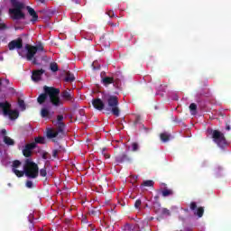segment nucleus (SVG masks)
Instances as JSON below:
<instances>
[{"label": "nucleus", "instance_id": "39", "mask_svg": "<svg viewBox=\"0 0 231 231\" xmlns=\"http://www.w3.org/2000/svg\"><path fill=\"white\" fill-rule=\"evenodd\" d=\"M231 127H230V124L226 123V131H230Z\"/></svg>", "mask_w": 231, "mask_h": 231}, {"label": "nucleus", "instance_id": "18", "mask_svg": "<svg viewBox=\"0 0 231 231\" xmlns=\"http://www.w3.org/2000/svg\"><path fill=\"white\" fill-rule=\"evenodd\" d=\"M4 143H5V145H15V141H14V139L8 137V135H5L4 136Z\"/></svg>", "mask_w": 231, "mask_h": 231}, {"label": "nucleus", "instance_id": "29", "mask_svg": "<svg viewBox=\"0 0 231 231\" xmlns=\"http://www.w3.org/2000/svg\"><path fill=\"white\" fill-rule=\"evenodd\" d=\"M143 187H153L154 186V181L152 180H145L143 183Z\"/></svg>", "mask_w": 231, "mask_h": 231}, {"label": "nucleus", "instance_id": "6", "mask_svg": "<svg viewBox=\"0 0 231 231\" xmlns=\"http://www.w3.org/2000/svg\"><path fill=\"white\" fill-rule=\"evenodd\" d=\"M1 109L4 116H8L10 120H17L19 118V110H12V104L8 101L0 102V114Z\"/></svg>", "mask_w": 231, "mask_h": 231}, {"label": "nucleus", "instance_id": "25", "mask_svg": "<svg viewBox=\"0 0 231 231\" xmlns=\"http://www.w3.org/2000/svg\"><path fill=\"white\" fill-rule=\"evenodd\" d=\"M44 142H45L44 137L38 136L34 138L35 147H37V143H44Z\"/></svg>", "mask_w": 231, "mask_h": 231}, {"label": "nucleus", "instance_id": "35", "mask_svg": "<svg viewBox=\"0 0 231 231\" xmlns=\"http://www.w3.org/2000/svg\"><path fill=\"white\" fill-rule=\"evenodd\" d=\"M33 212L30 213L29 216H28V219H29V222L30 223H33Z\"/></svg>", "mask_w": 231, "mask_h": 231}, {"label": "nucleus", "instance_id": "28", "mask_svg": "<svg viewBox=\"0 0 231 231\" xmlns=\"http://www.w3.org/2000/svg\"><path fill=\"white\" fill-rule=\"evenodd\" d=\"M189 111L196 113V111H198V105H196V103H191L189 105Z\"/></svg>", "mask_w": 231, "mask_h": 231}, {"label": "nucleus", "instance_id": "38", "mask_svg": "<svg viewBox=\"0 0 231 231\" xmlns=\"http://www.w3.org/2000/svg\"><path fill=\"white\" fill-rule=\"evenodd\" d=\"M0 30H6V24L0 23Z\"/></svg>", "mask_w": 231, "mask_h": 231}, {"label": "nucleus", "instance_id": "36", "mask_svg": "<svg viewBox=\"0 0 231 231\" xmlns=\"http://www.w3.org/2000/svg\"><path fill=\"white\" fill-rule=\"evenodd\" d=\"M140 120H141L140 116H137L135 121L134 122V125H138V124H140Z\"/></svg>", "mask_w": 231, "mask_h": 231}, {"label": "nucleus", "instance_id": "32", "mask_svg": "<svg viewBox=\"0 0 231 231\" xmlns=\"http://www.w3.org/2000/svg\"><path fill=\"white\" fill-rule=\"evenodd\" d=\"M142 206V199H138L135 200V203H134V207L136 208H140V207Z\"/></svg>", "mask_w": 231, "mask_h": 231}, {"label": "nucleus", "instance_id": "24", "mask_svg": "<svg viewBox=\"0 0 231 231\" xmlns=\"http://www.w3.org/2000/svg\"><path fill=\"white\" fill-rule=\"evenodd\" d=\"M18 106H19L21 111H25L26 110V104L24 103V100L19 99L18 100Z\"/></svg>", "mask_w": 231, "mask_h": 231}, {"label": "nucleus", "instance_id": "31", "mask_svg": "<svg viewBox=\"0 0 231 231\" xmlns=\"http://www.w3.org/2000/svg\"><path fill=\"white\" fill-rule=\"evenodd\" d=\"M162 216H171V210H169L168 208H162Z\"/></svg>", "mask_w": 231, "mask_h": 231}, {"label": "nucleus", "instance_id": "7", "mask_svg": "<svg viewBox=\"0 0 231 231\" xmlns=\"http://www.w3.org/2000/svg\"><path fill=\"white\" fill-rule=\"evenodd\" d=\"M211 135L213 142H215V143H217V145L221 149L226 145V138L225 137V134L221 133L219 130L211 131Z\"/></svg>", "mask_w": 231, "mask_h": 231}, {"label": "nucleus", "instance_id": "12", "mask_svg": "<svg viewBox=\"0 0 231 231\" xmlns=\"http://www.w3.org/2000/svg\"><path fill=\"white\" fill-rule=\"evenodd\" d=\"M35 149V143H27L23 150V154L25 158H30L32 156V150Z\"/></svg>", "mask_w": 231, "mask_h": 231}, {"label": "nucleus", "instance_id": "1", "mask_svg": "<svg viewBox=\"0 0 231 231\" xmlns=\"http://www.w3.org/2000/svg\"><path fill=\"white\" fill-rule=\"evenodd\" d=\"M106 103L107 104L108 109H110L114 116H120V108L118 107V97L113 96L109 93L103 92L101 98L92 99V106L97 111H104L106 109Z\"/></svg>", "mask_w": 231, "mask_h": 231}, {"label": "nucleus", "instance_id": "42", "mask_svg": "<svg viewBox=\"0 0 231 231\" xmlns=\"http://www.w3.org/2000/svg\"><path fill=\"white\" fill-rule=\"evenodd\" d=\"M104 156H105V158L107 160V159H109V158H111V155H109V154H107V153H104Z\"/></svg>", "mask_w": 231, "mask_h": 231}, {"label": "nucleus", "instance_id": "8", "mask_svg": "<svg viewBox=\"0 0 231 231\" xmlns=\"http://www.w3.org/2000/svg\"><path fill=\"white\" fill-rule=\"evenodd\" d=\"M64 120V116L59 115L57 116V121H56V131L58 134H60L61 136H64V129H66V124L62 122Z\"/></svg>", "mask_w": 231, "mask_h": 231}, {"label": "nucleus", "instance_id": "3", "mask_svg": "<svg viewBox=\"0 0 231 231\" xmlns=\"http://www.w3.org/2000/svg\"><path fill=\"white\" fill-rule=\"evenodd\" d=\"M13 8L9 9V14L13 21H23L26 19V14L23 10H24V3L19 2L17 0H10Z\"/></svg>", "mask_w": 231, "mask_h": 231}, {"label": "nucleus", "instance_id": "14", "mask_svg": "<svg viewBox=\"0 0 231 231\" xmlns=\"http://www.w3.org/2000/svg\"><path fill=\"white\" fill-rule=\"evenodd\" d=\"M44 73H45V70L42 69L33 70L32 75V79L33 80V82H39V80H41V77H42Z\"/></svg>", "mask_w": 231, "mask_h": 231}, {"label": "nucleus", "instance_id": "2", "mask_svg": "<svg viewBox=\"0 0 231 231\" xmlns=\"http://www.w3.org/2000/svg\"><path fill=\"white\" fill-rule=\"evenodd\" d=\"M48 97L49 102L52 107H60L61 106H64V102L60 99V88L44 86L43 93L40 94L37 97L38 104L42 106V104L48 100Z\"/></svg>", "mask_w": 231, "mask_h": 231}, {"label": "nucleus", "instance_id": "23", "mask_svg": "<svg viewBox=\"0 0 231 231\" xmlns=\"http://www.w3.org/2000/svg\"><path fill=\"white\" fill-rule=\"evenodd\" d=\"M162 194L163 198H167L169 196H172V194H174V191L172 189H164L162 191Z\"/></svg>", "mask_w": 231, "mask_h": 231}, {"label": "nucleus", "instance_id": "46", "mask_svg": "<svg viewBox=\"0 0 231 231\" xmlns=\"http://www.w3.org/2000/svg\"><path fill=\"white\" fill-rule=\"evenodd\" d=\"M40 1V3H44V0H39Z\"/></svg>", "mask_w": 231, "mask_h": 231}, {"label": "nucleus", "instance_id": "4", "mask_svg": "<svg viewBox=\"0 0 231 231\" xmlns=\"http://www.w3.org/2000/svg\"><path fill=\"white\" fill-rule=\"evenodd\" d=\"M23 172L27 178L35 180V178L39 177V165L33 162V161L26 159L23 165Z\"/></svg>", "mask_w": 231, "mask_h": 231}, {"label": "nucleus", "instance_id": "34", "mask_svg": "<svg viewBox=\"0 0 231 231\" xmlns=\"http://www.w3.org/2000/svg\"><path fill=\"white\" fill-rule=\"evenodd\" d=\"M59 152H60V150H53L52 151V158H57Z\"/></svg>", "mask_w": 231, "mask_h": 231}, {"label": "nucleus", "instance_id": "50", "mask_svg": "<svg viewBox=\"0 0 231 231\" xmlns=\"http://www.w3.org/2000/svg\"><path fill=\"white\" fill-rule=\"evenodd\" d=\"M0 15H1V10H0Z\"/></svg>", "mask_w": 231, "mask_h": 231}, {"label": "nucleus", "instance_id": "10", "mask_svg": "<svg viewBox=\"0 0 231 231\" xmlns=\"http://www.w3.org/2000/svg\"><path fill=\"white\" fill-rule=\"evenodd\" d=\"M21 165L22 162L19 160L14 161L12 164V171L15 174V176H17V178H23V176H24V171L17 170Z\"/></svg>", "mask_w": 231, "mask_h": 231}, {"label": "nucleus", "instance_id": "47", "mask_svg": "<svg viewBox=\"0 0 231 231\" xmlns=\"http://www.w3.org/2000/svg\"><path fill=\"white\" fill-rule=\"evenodd\" d=\"M105 151H106V148H103V152H104Z\"/></svg>", "mask_w": 231, "mask_h": 231}, {"label": "nucleus", "instance_id": "44", "mask_svg": "<svg viewBox=\"0 0 231 231\" xmlns=\"http://www.w3.org/2000/svg\"><path fill=\"white\" fill-rule=\"evenodd\" d=\"M5 84H10V79H5Z\"/></svg>", "mask_w": 231, "mask_h": 231}, {"label": "nucleus", "instance_id": "30", "mask_svg": "<svg viewBox=\"0 0 231 231\" xmlns=\"http://www.w3.org/2000/svg\"><path fill=\"white\" fill-rule=\"evenodd\" d=\"M138 149H139L138 143H132V151H133V152H136V151H138Z\"/></svg>", "mask_w": 231, "mask_h": 231}, {"label": "nucleus", "instance_id": "19", "mask_svg": "<svg viewBox=\"0 0 231 231\" xmlns=\"http://www.w3.org/2000/svg\"><path fill=\"white\" fill-rule=\"evenodd\" d=\"M104 86H109V84H113L115 82V79L111 77H105L102 79Z\"/></svg>", "mask_w": 231, "mask_h": 231}, {"label": "nucleus", "instance_id": "26", "mask_svg": "<svg viewBox=\"0 0 231 231\" xmlns=\"http://www.w3.org/2000/svg\"><path fill=\"white\" fill-rule=\"evenodd\" d=\"M50 69L51 71H53V73H55V72L59 71V65H57V63H55V62H52L50 65Z\"/></svg>", "mask_w": 231, "mask_h": 231}, {"label": "nucleus", "instance_id": "17", "mask_svg": "<svg viewBox=\"0 0 231 231\" xmlns=\"http://www.w3.org/2000/svg\"><path fill=\"white\" fill-rule=\"evenodd\" d=\"M59 133H57V130H53L51 128H49L47 130V138H57L59 136Z\"/></svg>", "mask_w": 231, "mask_h": 231}, {"label": "nucleus", "instance_id": "11", "mask_svg": "<svg viewBox=\"0 0 231 231\" xmlns=\"http://www.w3.org/2000/svg\"><path fill=\"white\" fill-rule=\"evenodd\" d=\"M8 48L10 51H14V50H21L23 48V38L11 41L8 43Z\"/></svg>", "mask_w": 231, "mask_h": 231}, {"label": "nucleus", "instance_id": "33", "mask_svg": "<svg viewBox=\"0 0 231 231\" xmlns=\"http://www.w3.org/2000/svg\"><path fill=\"white\" fill-rule=\"evenodd\" d=\"M26 187L27 189H32L33 187V182L32 180H27Z\"/></svg>", "mask_w": 231, "mask_h": 231}, {"label": "nucleus", "instance_id": "13", "mask_svg": "<svg viewBox=\"0 0 231 231\" xmlns=\"http://www.w3.org/2000/svg\"><path fill=\"white\" fill-rule=\"evenodd\" d=\"M26 10L29 14V15H31L32 19V23H37V21H39V14H37V12H35V9L32 8L30 5L26 6Z\"/></svg>", "mask_w": 231, "mask_h": 231}, {"label": "nucleus", "instance_id": "20", "mask_svg": "<svg viewBox=\"0 0 231 231\" xmlns=\"http://www.w3.org/2000/svg\"><path fill=\"white\" fill-rule=\"evenodd\" d=\"M75 80V75L71 74V72L68 71L65 77V82H73Z\"/></svg>", "mask_w": 231, "mask_h": 231}, {"label": "nucleus", "instance_id": "37", "mask_svg": "<svg viewBox=\"0 0 231 231\" xmlns=\"http://www.w3.org/2000/svg\"><path fill=\"white\" fill-rule=\"evenodd\" d=\"M107 15L110 17V18H113L115 17V13L113 11H108L107 12Z\"/></svg>", "mask_w": 231, "mask_h": 231}, {"label": "nucleus", "instance_id": "5", "mask_svg": "<svg viewBox=\"0 0 231 231\" xmlns=\"http://www.w3.org/2000/svg\"><path fill=\"white\" fill-rule=\"evenodd\" d=\"M25 50L27 51L26 53V59L27 60H32V64L35 66H41V63L37 62V52L38 51H44V47L42 44H39L36 46L26 44Z\"/></svg>", "mask_w": 231, "mask_h": 231}, {"label": "nucleus", "instance_id": "40", "mask_svg": "<svg viewBox=\"0 0 231 231\" xmlns=\"http://www.w3.org/2000/svg\"><path fill=\"white\" fill-rule=\"evenodd\" d=\"M156 207L160 208V207H162V205L159 202H155L154 203V208H156Z\"/></svg>", "mask_w": 231, "mask_h": 231}, {"label": "nucleus", "instance_id": "16", "mask_svg": "<svg viewBox=\"0 0 231 231\" xmlns=\"http://www.w3.org/2000/svg\"><path fill=\"white\" fill-rule=\"evenodd\" d=\"M41 116L42 118H51V113L46 107L42 108L41 110Z\"/></svg>", "mask_w": 231, "mask_h": 231}, {"label": "nucleus", "instance_id": "9", "mask_svg": "<svg viewBox=\"0 0 231 231\" xmlns=\"http://www.w3.org/2000/svg\"><path fill=\"white\" fill-rule=\"evenodd\" d=\"M189 208L194 212L195 216H198V217H203V214H205V208H198V204H196V202H190Z\"/></svg>", "mask_w": 231, "mask_h": 231}, {"label": "nucleus", "instance_id": "21", "mask_svg": "<svg viewBox=\"0 0 231 231\" xmlns=\"http://www.w3.org/2000/svg\"><path fill=\"white\" fill-rule=\"evenodd\" d=\"M160 138H161L162 142L167 143L171 140V134H169L167 133H162L160 134Z\"/></svg>", "mask_w": 231, "mask_h": 231}, {"label": "nucleus", "instance_id": "45", "mask_svg": "<svg viewBox=\"0 0 231 231\" xmlns=\"http://www.w3.org/2000/svg\"><path fill=\"white\" fill-rule=\"evenodd\" d=\"M199 95H200V97H203V96H205V94H203V93H200Z\"/></svg>", "mask_w": 231, "mask_h": 231}, {"label": "nucleus", "instance_id": "22", "mask_svg": "<svg viewBox=\"0 0 231 231\" xmlns=\"http://www.w3.org/2000/svg\"><path fill=\"white\" fill-rule=\"evenodd\" d=\"M61 97L64 98L65 100H71V93H69V90H64L61 93Z\"/></svg>", "mask_w": 231, "mask_h": 231}, {"label": "nucleus", "instance_id": "43", "mask_svg": "<svg viewBox=\"0 0 231 231\" xmlns=\"http://www.w3.org/2000/svg\"><path fill=\"white\" fill-rule=\"evenodd\" d=\"M42 158H43V160H47L48 159V157H46V153L42 154Z\"/></svg>", "mask_w": 231, "mask_h": 231}, {"label": "nucleus", "instance_id": "48", "mask_svg": "<svg viewBox=\"0 0 231 231\" xmlns=\"http://www.w3.org/2000/svg\"><path fill=\"white\" fill-rule=\"evenodd\" d=\"M185 210V212H189V209H184Z\"/></svg>", "mask_w": 231, "mask_h": 231}, {"label": "nucleus", "instance_id": "41", "mask_svg": "<svg viewBox=\"0 0 231 231\" xmlns=\"http://www.w3.org/2000/svg\"><path fill=\"white\" fill-rule=\"evenodd\" d=\"M1 133H2V134H3L4 136H6V129H3V130L1 131Z\"/></svg>", "mask_w": 231, "mask_h": 231}, {"label": "nucleus", "instance_id": "49", "mask_svg": "<svg viewBox=\"0 0 231 231\" xmlns=\"http://www.w3.org/2000/svg\"><path fill=\"white\" fill-rule=\"evenodd\" d=\"M206 95H208V92H206Z\"/></svg>", "mask_w": 231, "mask_h": 231}, {"label": "nucleus", "instance_id": "15", "mask_svg": "<svg viewBox=\"0 0 231 231\" xmlns=\"http://www.w3.org/2000/svg\"><path fill=\"white\" fill-rule=\"evenodd\" d=\"M115 160L116 162V163H124L125 162H131V158L125 152H123V153L116 156Z\"/></svg>", "mask_w": 231, "mask_h": 231}, {"label": "nucleus", "instance_id": "27", "mask_svg": "<svg viewBox=\"0 0 231 231\" xmlns=\"http://www.w3.org/2000/svg\"><path fill=\"white\" fill-rule=\"evenodd\" d=\"M40 176H42V178H46V176H48L46 167H43L42 169L40 170Z\"/></svg>", "mask_w": 231, "mask_h": 231}]
</instances>
